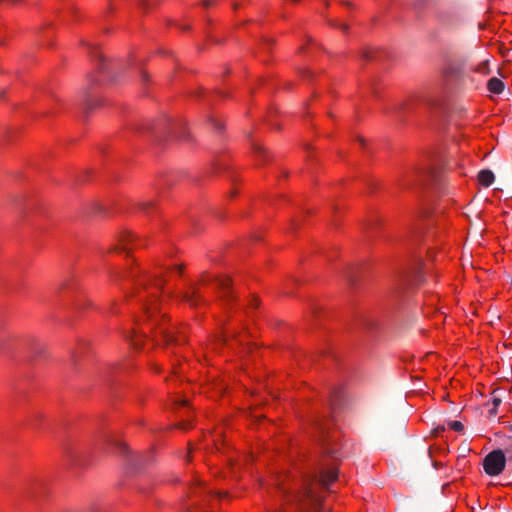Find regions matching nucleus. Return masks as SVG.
<instances>
[{
  "label": "nucleus",
  "instance_id": "nucleus-16",
  "mask_svg": "<svg viewBox=\"0 0 512 512\" xmlns=\"http://www.w3.org/2000/svg\"><path fill=\"white\" fill-rule=\"evenodd\" d=\"M252 146L257 155L263 156V157L265 156L266 151L261 145H259L257 143H253Z\"/></svg>",
  "mask_w": 512,
  "mask_h": 512
},
{
  "label": "nucleus",
  "instance_id": "nucleus-6",
  "mask_svg": "<svg viewBox=\"0 0 512 512\" xmlns=\"http://www.w3.org/2000/svg\"><path fill=\"white\" fill-rule=\"evenodd\" d=\"M217 284L219 286V289L222 293V299L226 303H230L232 301H235L237 299V296L233 293L231 288V279L227 276L220 277L216 279Z\"/></svg>",
  "mask_w": 512,
  "mask_h": 512
},
{
  "label": "nucleus",
  "instance_id": "nucleus-11",
  "mask_svg": "<svg viewBox=\"0 0 512 512\" xmlns=\"http://www.w3.org/2000/svg\"><path fill=\"white\" fill-rule=\"evenodd\" d=\"M495 180L494 173L491 170H481L478 173V181L481 185L488 187Z\"/></svg>",
  "mask_w": 512,
  "mask_h": 512
},
{
  "label": "nucleus",
  "instance_id": "nucleus-36",
  "mask_svg": "<svg viewBox=\"0 0 512 512\" xmlns=\"http://www.w3.org/2000/svg\"><path fill=\"white\" fill-rule=\"evenodd\" d=\"M176 268L179 270V272H180V273H181V272H182V270H183V266H182V265L177 266Z\"/></svg>",
  "mask_w": 512,
  "mask_h": 512
},
{
  "label": "nucleus",
  "instance_id": "nucleus-13",
  "mask_svg": "<svg viewBox=\"0 0 512 512\" xmlns=\"http://www.w3.org/2000/svg\"><path fill=\"white\" fill-rule=\"evenodd\" d=\"M342 401V391L340 388H334L330 393L329 403L332 409L340 407Z\"/></svg>",
  "mask_w": 512,
  "mask_h": 512
},
{
  "label": "nucleus",
  "instance_id": "nucleus-34",
  "mask_svg": "<svg viewBox=\"0 0 512 512\" xmlns=\"http://www.w3.org/2000/svg\"><path fill=\"white\" fill-rule=\"evenodd\" d=\"M279 490L282 492V493H286V489L283 488L282 486H278Z\"/></svg>",
  "mask_w": 512,
  "mask_h": 512
},
{
  "label": "nucleus",
  "instance_id": "nucleus-32",
  "mask_svg": "<svg viewBox=\"0 0 512 512\" xmlns=\"http://www.w3.org/2000/svg\"><path fill=\"white\" fill-rule=\"evenodd\" d=\"M265 43L266 44H273L274 40L273 39H267V40H265Z\"/></svg>",
  "mask_w": 512,
  "mask_h": 512
},
{
  "label": "nucleus",
  "instance_id": "nucleus-15",
  "mask_svg": "<svg viewBox=\"0 0 512 512\" xmlns=\"http://www.w3.org/2000/svg\"><path fill=\"white\" fill-rule=\"evenodd\" d=\"M500 403H501V399L500 398L494 397L492 399V406L493 407L489 410V415L490 416H496L497 408L500 405Z\"/></svg>",
  "mask_w": 512,
  "mask_h": 512
},
{
  "label": "nucleus",
  "instance_id": "nucleus-12",
  "mask_svg": "<svg viewBox=\"0 0 512 512\" xmlns=\"http://www.w3.org/2000/svg\"><path fill=\"white\" fill-rule=\"evenodd\" d=\"M504 87H505V85H504L503 81L496 77L489 79V81L487 83L488 90L495 94L502 93L504 90Z\"/></svg>",
  "mask_w": 512,
  "mask_h": 512
},
{
  "label": "nucleus",
  "instance_id": "nucleus-21",
  "mask_svg": "<svg viewBox=\"0 0 512 512\" xmlns=\"http://www.w3.org/2000/svg\"><path fill=\"white\" fill-rule=\"evenodd\" d=\"M126 340H129L131 341V344L134 348H139L140 345L138 344V342L134 341L132 337H130L129 335H126L125 336Z\"/></svg>",
  "mask_w": 512,
  "mask_h": 512
},
{
  "label": "nucleus",
  "instance_id": "nucleus-28",
  "mask_svg": "<svg viewBox=\"0 0 512 512\" xmlns=\"http://www.w3.org/2000/svg\"><path fill=\"white\" fill-rule=\"evenodd\" d=\"M211 4H212V1H210V0H206V1H204V2H203V5H204L205 7H208V6H210Z\"/></svg>",
  "mask_w": 512,
  "mask_h": 512
},
{
  "label": "nucleus",
  "instance_id": "nucleus-17",
  "mask_svg": "<svg viewBox=\"0 0 512 512\" xmlns=\"http://www.w3.org/2000/svg\"><path fill=\"white\" fill-rule=\"evenodd\" d=\"M154 202L153 201H145V202H142L140 204L141 206V209L144 210V211H148L151 207L154 206Z\"/></svg>",
  "mask_w": 512,
  "mask_h": 512
},
{
  "label": "nucleus",
  "instance_id": "nucleus-10",
  "mask_svg": "<svg viewBox=\"0 0 512 512\" xmlns=\"http://www.w3.org/2000/svg\"><path fill=\"white\" fill-rule=\"evenodd\" d=\"M160 334L167 345H180L185 341L184 338L175 336V334L168 329L161 328Z\"/></svg>",
  "mask_w": 512,
  "mask_h": 512
},
{
  "label": "nucleus",
  "instance_id": "nucleus-33",
  "mask_svg": "<svg viewBox=\"0 0 512 512\" xmlns=\"http://www.w3.org/2000/svg\"><path fill=\"white\" fill-rule=\"evenodd\" d=\"M142 78H143L144 81H146L148 79V75L145 72H143L142 73Z\"/></svg>",
  "mask_w": 512,
  "mask_h": 512
},
{
  "label": "nucleus",
  "instance_id": "nucleus-31",
  "mask_svg": "<svg viewBox=\"0 0 512 512\" xmlns=\"http://www.w3.org/2000/svg\"><path fill=\"white\" fill-rule=\"evenodd\" d=\"M178 427L181 428V429H187L188 428L184 423H180L178 425Z\"/></svg>",
  "mask_w": 512,
  "mask_h": 512
},
{
  "label": "nucleus",
  "instance_id": "nucleus-27",
  "mask_svg": "<svg viewBox=\"0 0 512 512\" xmlns=\"http://www.w3.org/2000/svg\"><path fill=\"white\" fill-rule=\"evenodd\" d=\"M258 305V299L254 298L251 302V306L256 307Z\"/></svg>",
  "mask_w": 512,
  "mask_h": 512
},
{
  "label": "nucleus",
  "instance_id": "nucleus-35",
  "mask_svg": "<svg viewBox=\"0 0 512 512\" xmlns=\"http://www.w3.org/2000/svg\"><path fill=\"white\" fill-rule=\"evenodd\" d=\"M179 403H180V405H183V406H184V405H186V404H187V401H186V400H181Z\"/></svg>",
  "mask_w": 512,
  "mask_h": 512
},
{
  "label": "nucleus",
  "instance_id": "nucleus-29",
  "mask_svg": "<svg viewBox=\"0 0 512 512\" xmlns=\"http://www.w3.org/2000/svg\"><path fill=\"white\" fill-rule=\"evenodd\" d=\"M96 57L99 58L100 61H103L104 60V57L102 56L101 53L97 52L96 53Z\"/></svg>",
  "mask_w": 512,
  "mask_h": 512
},
{
  "label": "nucleus",
  "instance_id": "nucleus-22",
  "mask_svg": "<svg viewBox=\"0 0 512 512\" xmlns=\"http://www.w3.org/2000/svg\"><path fill=\"white\" fill-rule=\"evenodd\" d=\"M421 176L427 177V178H432L433 177V173L430 172V171H423V172H421Z\"/></svg>",
  "mask_w": 512,
  "mask_h": 512
},
{
  "label": "nucleus",
  "instance_id": "nucleus-18",
  "mask_svg": "<svg viewBox=\"0 0 512 512\" xmlns=\"http://www.w3.org/2000/svg\"><path fill=\"white\" fill-rule=\"evenodd\" d=\"M45 350V347L44 345L42 344H36L33 348V352L37 355L41 354L42 352H44Z\"/></svg>",
  "mask_w": 512,
  "mask_h": 512
},
{
  "label": "nucleus",
  "instance_id": "nucleus-24",
  "mask_svg": "<svg viewBox=\"0 0 512 512\" xmlns=\"http://www.w3.org/2000/svg\"><path fill=\"white\" fill-rule=\"evenodd\" d=\"M298 226H299V223L297 221H295V220L291 221V229H296V228H298Z\"/></svg>",
  "mask_w": 512,
  "mask_h": 512
},
{
  "label": "nucleus",
  "instance_id": "nucleus-38",
  "mask_svg": "<svg viewBox=\"0 0 512 512\" xmlns=\"http://www.w3.org/2000/svg\"><path fill=\"white\" fill-rule=\"evenodd\" d=\"M4 94H5V91H1V93H0V98H3V97H4Z\"/></svg>",
  "mask_w": 512,
  "mask_h": 512
},
{
  "label": "nucleus",
  "instance_id": "nucleus-3",
  "mask_svg": "<svg viewBox=\"0 0 512 512\" xmlns=\"http://www.w3.org/2000/svg\"><path fill=\"white\" fill-rule=\"evenodd\" d=\"M323 453L325 456L324 461L319 467V480H337L341 473L339 472L335 463H330L329 460H339L341 453L338 447L332 445L330 442L323 444Z\"/></svg>",
  "mask_w": 512,
  "mask_h": 512
},
{
  "label": "nucleus",
  "instance_id": "nucleus-25",
  "mask_svg": "<svg viewBox=\"0 0 512 512\" xmlns=\"http://www.w3.org/2000/svg\"><path fill=\"white\" fill-rule=\"evenodd\" d=\"M339 28H340L341 30H343V31H347V29H348V25H347V24H341V25H339Z\"/></svg>",
  "mask_w": 512,
  "mask_h": 512
},
{
  "label": "nucleus",
  "instance_id": "nucleus-2",
  "mask_svg": "<svg viewBox=\"0 0 512 512\" xmlns=\"http://www.w3.org/2000/svg\"><path fill=\"white\" fill-rule=\"evenodd\" d=\"M119 451V454L124 458V465L129 471L130 476H142L143 472L153 464L152 452L147 453H134L125 443L119 441H111Z\"/></svg>",
  "mask_w": 512,
  "mask_h": 512
},
{
  "label": "nucleus",
  "instance_id": "nucleus-26",
  "mask_svg": "<svg viewBox=\"0 0 512 512\" xmlns=\"http://www.w3.org/2000/svg\"><path fill=\"white\" fill-rule=\"evenodd\" d=\"M146 312L150 315L152 313V307L149 305L145 306Z\"/></svg>",
  "mask_w": 512,
  "mask_h": 512
},
{
  "label": "nucleus",
  "instance_id": "nucleus-5",
  "mask_svg": "<svg viewBox=\"0 0 512 512\" xmlns=\"http://www.w3.org/2000/svg\"><path fill=\"white\" fill-rule=\"evenodd\" d=\"M64 457L74 465H85L89 458V451L75 447L68 441H62L60 444Z\"/></svg>",
  "mask_w": 512,
  "mask_h": 512
},
{
  "label": "nucleus",
  "instance_id": "nucleus-1",
  "mask_svg": "<svg viewBox=\"0 0 512 512\" xmlns=\"http://www.w3.org/2000/svg\"><path fill=\"white\" fill-rule=\"evenodd\" d=\"M332 482H308L301 491L293 496L297 503V512H323L322 493L330 489Z\"/></svg>",
  "mask_w": 512,
  "mask_h": 512
},
{
  "label": "nucleus",
  "instance_id": "nucleus-41",
  "mask_svg": "<svg viewBox=\"0 0 512 512\" xmlns=\"http://www.w3.org/2000/svg\"><path fill=\"white\" fill-rule=\"evenodd\" d=\"M115 306V302H112V308ZM112 312L114 313L115 311L112 309Z\"/></svg>",
  "mask_w": 512,
  "mask_h": 512
},
{
  "label": "nucleus",
  "instance_id": "nucleus-14",
  "mask_svg": "<svg viewBox=\"0 0 512 512\" xmlns=\"http://www.w3.org/2000/svg\"><path fill=\"white\" fill-rule=\"evenodd\" d=\"M448 426L456 432H463L464 430V425L460 421H449Z\"/></svg>",
  "mask_w": 512,
  "mask_h": 512
},
{
  "label": "nucleus",
  "instance_id": "nucleus-7",
  "mask_svg": "<svg viewBox=\"0 0 512 512\" xmlns=\"http://www.w3.org/2000/svg\"><path fill=\"white\" fill-rule=\"evenodd\" d=\"M81 94H82L81 107H82L84 113H88L100 105V100L93 98L91 96L89 87L83 88L81 91Z\"/></svg>",
  "mask_w": 512,
  "mask_h": 512
},
{
  "label": "nucleus",
  "instance_id": "nucleus-40",
  "mask_svg": "<svg viewBox=\"0 0 512 512\" xmlns=\"http://www.w3.org/2000/svg\"><path fill=\"white\" fill-rule=\"evenodd\" d=\"M359 141H360V143H361L362 145H364V140H363V139H361V138H360V139H359Z\"/></svg>",
  "mask_w": 512,
  "mask_h": 512
},
{
  "label": "nucleus",
  "instance_id": "nucleus-42",
  "mask_svg": "<svg viewBox=\"0 0 512 512\" xmlns=\"http://www.w3.org/2000/svg\"><path fill=\"white\" fill-rule=\"evenodd\" d=\"M226 494H227L226 492L223 493V495H226ZM217 495L222 496V493H218Z\"/></svg>",
  "mask_w": 512,
  "mask_h": 512
},
{
  "label": "nucleus",
  "instance_id": "nucleus-19",
  "mask_svg": "<svg viewBox=\"0 0 512 512\" xmlns=\"http://www.w3.org/2000/svg\"><path fill=\"white\" fill-rule=\"evenodd\" d=\"M372 54H373V52H372V51H370V50L366 49V50H363V52H362L361 56H362V58H364V59H366V60H370V59H372V58H373V55H372Z\"/></svg>",
  "mask_w": 512,
  "mask_h": 512
},
{
  "label": "nucleus",
  "instance_id": "nucleus-8",
  "mask_svg": "<svg viewBox=\"0 0 512 512\" xmlns=\"http://www.w3.org/2000/svg\"><path fill=\"white\" fill-rule=\"evenodd\" d=\"M136 242L135 237L130 232H124L119 237V244L116 245L114 251H129Z\"/></svg>",
  "mask_w": 512,
  "mask_h": 512
},
{
  "label": "nucleus",
  "instance_id": "nucleus-30",
  "mask_svg": "<svg viewBox=\"0 0 512 512\" xmlns=\"http://www.w3.org/2000/svg\"><path fill=\"white\" fill-rule=\"evenodd\" d=\"M438 18H439V20H440L442 23H445V22H446V21H445V19L443 18V15H442V14H439V15H438Z\"/></svg>",
  "mask_w": 512,
  "mask_h": 512
},
{
  "label": "nucleus",
  "instance_id": "nucleus-9",
  "mask_svg": "<svg viewBox=\"0 0 512 512\" xmlns=\"http://www.w3.org/2000/svg\"><path fill=\"white\" fill-rule=\"evenodd\" d=\"M181 298L183 301L189 303L192 307H196L200 304L205 303V300L199 294V291L196 288H191L190 291L182 293Z\"/></svg>",
  "mask_w": 512,
  "mask_h": 512
},
{
  "label": "nucleus",
  "instance_id": "nucleus-4",
  "mask_svg": "<svg viewBox=\"0 0 512 512\" xmlns=\"http://www.w3.org/2000/svg\"><path fill=\"white\" fill-rule=\"evenodd\" d=\"M506 457L501 449L489 452L483 459V469L490 477L498 476L505 468Z\"/></svg>",
  "mask_w": 512,
  "mask_h": 512
},
{
  "label": "nucleus",
  "instance_id": "nucleus-39",
  "mask_svg": "<svg viewBox=\"0 0 512 512\" xmlns=\"http://www.w3.org/2000/svg\"><path fill=\"white\" fill-rule=\"evenodd\" d=\"M439 430H444V427H438V428L436 429V431H439Z\"/></svg>",
  "mask_w": 512,
  "mask_h": 512
},
{
  "label": "nucleus",
  "instance_id": "nucleus-23",
  "mask_svg": "<svg viewBox=\"0 0 512 512\" xmlns=\"http://www.w3.org/2000/svg\"><path fill=\"white\" fill-rule=\"evenodd\" d=\"M212 121H213V123H214L216 128H218V129H222L223 128V125H222L221 122H218L216 120H212Z\"/></svg>",
  "mask_w": 512,
  "mask_h": 512
},
{
  "label": "nucleus",
  "instance_id": "nucleus-20",
  "mask_svg": "<svg viewBox=\"0 0 512 512\" xmlns=\"http://www.w3.org/2000/svg\"><path fill=\"white\" fill-rule=\"evenodd\" d=\"M6 342H7V339L0 338V353L6 352Z\"/></svg>",
  "mask_w": 512,
  "mask_h": 512
},
{
  "label": "nucleus",
  "instance_id": "nucleus-37",
  "mask_svg": "<svg viewBox=\"0 0 512 512\" xmlns=\"http://www.w3.org/2000/svg\"><path fill=\"white\" fill-rule=\"evenodd\" d=\"M43 416L41 414H38L35 416L36 419H41Z\"/></svg>",
  "mask_w": 512,
  "mask_h": 512
}]
</instances>
